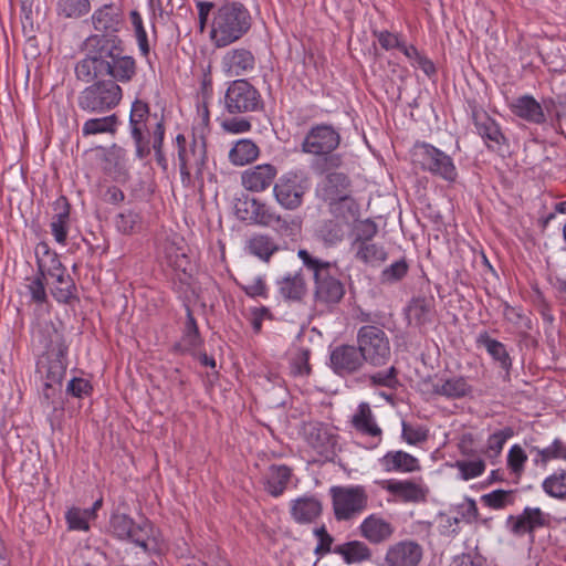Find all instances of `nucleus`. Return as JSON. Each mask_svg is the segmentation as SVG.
Here are the masks:
<instances>
[{
	"instance_id": "32",
	"label": "nucleus",
	"mask_w": 566,
	"mask_h": 566,
	"mask_svg": "<svg viewBox=\"0 0 566 566\" xmlns=\"http://www.w3.org/2000/svg\"><path fill=\"white\" fill-rule=\"evenodd\" d=\"M48 274L55 279L56 285L52 294L60 303H69L74 296L75 285L70 275L65 274V268L48 269Z\"/></svg>"
},
{
	"instance_id": "43",
	"label": "nucleus",
	"mask_w": 566,
	"mask_h": 566,
	"mask_svg": "<svg viewBox=\"0 0 566 566\" xmlns=\"http://www.w3.org/2000/svg\"><path fill=\"white\" fill-rule=\"evenodd\" d=\"M91 9L88 0H59L57 1V13L67 19H77L86 13Z\"/></svg>"
},
{
	"instance_id": "36",
	"label": "nucleus",
	"mask_w": 566,
	"mask_h": 566,
	"mask_svg": "<svg viewBox=\"0 0 566 566\" xmlns=\"http://www.w3.org/2000/svg\"><path fill=\"white\" fill-rule=\"evenodd\" d=\"M251 223L263 227H275L277 229H286L289 223L273 208L258 200L253 210Z\"/></svg>"
},
{
	"instance_id": "24",
	"label": "nucleus",
	"mask_w": 566,
	"mask_h": 566,
	"mask_svg": "<svg viewBox=\"0 0 566 566\" xmlns=\"http://www.w3.org/2000/svg\"><path fill=\"white\" fill-rule=\"evenodd\" d=\"M223 69L230 76H241L253 71L255 60L245 49H233L226 53L222 60Z\"/></svg>"
},
{
	"instance_id": "49",
	"label": "nucleus",
	"mask_w": 566,
	"mask_h": 566,
	"mask_svg": "<svg viewBox=\"0 0 566 566\" xmlns=\"http://www.w3.org/2000/svg\"><path fill=\"white\" fill-rule=\"evenodd\" d=\"M318 237L327 245H334L343 240L344 230L343 226L334 220H328L323 223L318 230Z\"/></svg>"
},
{
	"instance_id": "25",
	"label": "nucleus",
	"mask_w": 566,
	"mask_h": 566,
	"mask_svg": "<svg viewBox=\"0 0 566 566\" xmlns=\"http://www.w3.org/2000/svg\"><path fill=\"white\" fill-rule=\"evenodd\" d=\"M382 489L390 494L399 497L403 502H420L426 499L424 489L411 480L406 481H385Z\"/></svg>"
},
{
	"instance_id": "17",
	"label": "nucleus",
	"mask_w": 566,
	"mask_h": 566,
	"mask_svg": "<svg viewBox=\"0 0 566 566\" xmlns=\"http://www.w3.org/2000/svg\"><path fill=\"white\" fill-rule=\"evenodd\" d=\"M436 314V300L433 296L412 297L406 307L408 324L419 329L432 324Z\"/></svg>"
},
{
	"instance_id": "30",
	"label": "nucleus",
	"mask_w": 566,
	"mask_h": 566,
	"mask_svg": "<svg viewBox=\"0 0 566 566\" xmlns=\"http://www.w3.org/2000/svg\"><path fill=\"white\" fill-rule=\"evenodd\" d=\"M322 505L315 497H300L294 501L291 513L297 523H312L319 516Z\"/></svg>"
},
{
	"instance_id": "19",
	"label": "nucleus",
	"mask_w": 566,
	"mask_h": 566,
	"mask_svg": "<svg viewBox=\"0 0 566 566\" xmlns=\"http://www.w3.org/2000/svg\"><path fill=\"white\" fill-rule=\"evenodd\" d=\"M92 23L96 34L117 35L124 20L118 7L105 4L92 14Z\"/></svg>"
},
{
	"instance_id": "27",
	"label": "nucleus",
	"mask_w": 566,
	"mask_h": 566,
	"mask_svg": "<svg viewBox=\"0 0 566 566\" xmlns=\"http://www.w3.org/2000/svg\"><path fill=\"white\" fill-rule=\"evenodd\" d=\"M333 553L343 557L346 564H360L371 559L373 552L368 545L361 541H349L336 545Z\"/></svg>"
},
{
	"instance_id": "59",
	"label": "nucleus",
	"mask_w": 566,
	"mask_h": 566,
	"mask_svg": "<svg viewBox=\"0 0 566 566\" xmlns=\"http://www.w3.org/2000/svg\"><path fill=\"white\" fill-rule=\"evenodd\" d=\"M370 380L374 385L384 386L388 388H395L398 384L397 369L391 366L387 371H378L370 376Z\"/></svg>"
},
{
	"instance_id": "18",
	"label": "nucleus",
	"mask_w": 566,
	"mask_h": 566,
	"mask_svg": "<svg viewBox=\"0 0 566 566\" xmlns=\"http://www.w3.org/2000/svg\"><path fill=\"white\" fill-rule=\"evenodd\" d=\"M422 558V548L412 541H402L390 545L386 552V566H418Z\"/></svg>"
},
{
	"instance_id": "1",
	"label": "nucleus",
	"mask_w": 566,
	"mask_h": 566,
	"mask_svg": "<svg viewBox=\"0 0 566 566\" xmlns=\"http://www.w3.org/2000/svg\"><path fill=\"white\" fill-rule=\"evenodd\" d=\"M85 56L76 63L78 81L91 83L103 76L129 82L136 74L135 60L125 53L118 35L92 34L83 42Z\"/></svg>"
},
{
	"instance_id": "52",
	"label": "nucleus",
	"mask_w": 566,
	"mask_h": 566,
	"mask_svg": "<svg viewBox=\"0 0 566 566\" xmlns=\"http://www.w3.org/2000/svg\"><path fill=\"white\" fill-rule=\"evenodd\" d=\"M258 199L251 198L249 196H242L238 198L234 202V212L235 216L242 220L251 223L253 210L256 206Z\"/></svg>"
},
{
	"instance_id": "9",
	"label": "nucleus",
	"mask_w": 566,
	"mask_h": 566,
	"mask_svg": "<svg viewBox=\"0 0 566 566\" xmlns=\"http://www.w3.org/2000/svg\"><path fill=\"white\" fill-rule=\"evenodd\" d=\"M224 106L230 114L256 112L262 107V99L256 88L245 80H235L224 95Z\"/></svg>"
},
{
	"instance_id": "33",
	"label": "nucleus",
	"mask_w": 566,
	"mask_h": 566,
	"mask_svg": "<svg viewBox=\"0 0 566 566\" xmlns=\"http://www.w3.org/2000/svg\"><path fill=\"white\" fill-rule=\"evenodd\" d=\"M475 128L479 135L486 142L501 145L504 143V136L499 125L486 113H473Z\"/></svg>"
},
{
	"instance_id": "58",
	"label": "nucleus",
	"mask_w": 566,
	"mask_h": 566,
	"mask_svg": "<svg viewBox=\"0 0 566 566\" xmlns=\"http://www.w3.org/2000/svg\"><path fill=\"white\" fill-rule=\"evenodd\" d=\"M240 286L251 297H266V285L260 276L251 280L245 279L244 282L240 283Z\"/></svg>"
},
{
	"instance_id": "8",
	"label": "nucleus",
	"mask_w": 566,
	"mask_h": 566,
	"mask_svg": "<svg viewBox=\"0 0 566 566\" xmlns=\"http://www.w3.org/2000/svg\"><path fill=\"white\" fill-rule=\"evenodd\" d=\"M331 493L337 521L352 520L367 507L368 496L360 486H334Z\"/></svg>"
},
{
	"instance_id": "63",
	"label": "nucleus",
	"mask_w": 566,
	"mask_h": 566,
	"mask_svg": "<svg viewBox=\"0 0 566 566\" xmlns=\"http://www.w3.org/2000/svg\"><path fill=\"white\" fill-rule=\"evenodd\" d=\"M66 390L72 396L81 398L91 392L92 386L87 380L83 378H73L70 380Z\"/></svg>"
},
{
	"instance_id": "47",
	"label": "nucleus",
	"mask_w": 566,
	"mask_h": 566,
	"mask_svg": "<svg viewBox=\"0 0 566 566\" xmlns=\"http://www.w3.org/2000/svg\"><path fill=\"white\" fill-rule=\"evenodd\" d=\"M543 489L553 497H566V471L563 470L546 478L543 482Z\"/></svg>"
},
{
	"instance_id": "60",
	"label": "nucleus",
	"mask_w": 566,
	"mask_h": 566,
	"mask_svg": "<svg viewBox=\"0 0 566 566\" xmlns=\"http://www.w3.org/2000/svg\"><path fill=\"white\" fill-rule=\"evenodd\" d=\"M132 22H133V25L135 28V33H136V38H137V41H138L139 49H140V51L143 52L144 55H147L148 52H149L147 34H146V31H145V29L143 27L142 18H140V15L136 11L132 12Z\"/></svg>"
},
{
	"instance_id": "53",
	"label": "nucleus",
	"mask_w": 566,
	"mask_h": 566,
	"mask_svg": "<svg viewBox=\"0 0 566 566\" xmlns=\"http://www.w3.org/2000/svg\"><path fill=\"white\" fill-rule=\"evenodd\" d=\"M455 467L459 469L463 480L476 478L485 470V463L481 459L475 461H457Z\"/></svg>"
},
{
	"instance_id": "22",
	"label": "nucleus",
	"mask_w": 566,
	"mask_h": 566,
	"mask_svg": "<svg viewBox=\"0 0 566 566\" xmlns=\"http://www.w3.org/2000/svg\"><path fill=\"white\" fill-rule=\"evenodd\" d=\"M322 181V197L326 201H344L348 198L350 180L347 175L338 171H327Z\"/></svg>"
},
{
	"instance_id": "16",
	"label": "nucleus",
	"mask_w": 566,
	"mask_h": 566,
	"mask_svg": "<svg viewBox=\"0 0 566 566\" xmlns=\"http://www.w3.org/2000/svg\"><path fill=\"white\" fill-rule=\"evenodd\" d=\"M506 524L514 535L530 534L533 541L534 531L548 524V515L538 507H525L520 515H510Z\"/></svg>"
},
{
	"instance_id": "41",
	"label": "nucleus",
	"mask_w": 566,
	"mask_h": 566,
	"mask_svg": "<svg viewBox=\"0 0 566 566\" xmlns=\"http://www.w3.org/2000/svg\"><path fill=\"white\" fill-rule=\"evenodd\" d=\"M118 125V117L116 114H111L104 117H96L87 119L82 127L83 136L97 135V134H115Z\"/></svg>"
},
{
	"instance_id": "39",
	"label": "nucleus",
	"mask_w": 566,
	"mask_h": 566,
	"mask_svg": "<svg viewBox=\"0 0 566 566\" xmlns=\"http://www.w3.org/2000/svg\"><path fill=\"white\" fill-rule=\"evenodd\" d=\"M259 156V148L251 139H241L235 143L229 153V159L237 166L247 165Z\"/></svg>"
},
{
	"instance_id": "40",
	"label": "nucleus",
	"mask_w": 566,
	"mask_h": 566,
	"mask_svg": "<svg viewBox=\"0 0 566 566\" xmlns=\"http://www.w3.org/2000/svg\"><path fill=\"white\" fill-rule=\"evenodd\" d=\"M352 423L356 430L376 437L380 436L381 430L375 423L370 407L367 402H361L358 406L357 412L353 416Z\"/></svg>"
},
{
	"instance_id": "21",
	"label": "nucleus",
	"mask_w": 566,
	"mask_h": 566,
	"mask_svg": "<svg viewBox=\"0 0 566 566\" xmlns=\"http://www.w3.org/2000/svg\"><path fill=\"white\" fill-rule=\"evenodd\" d=\"M275 284L285 301L301 302L307 294V283L302 270L283 275Z\"/></svg>"
},
{
	"instance_id": "55",
	"label": "nucleus",
	"mask_w": 566,
	"mask_h": 566,
	"mask_svg": "<svg viewBox=\"0 0 566 566\" xmlns=\"http://www.w3.org/2000/svg\"><path fill=\"white\" fill-rule=\"evenodd\" d=\"M140 216L133 210L119 213L116 218V227L123 233H130L140 222Z\"/></svg>"
},
{
	"instance_id": "2",
	"label": "nucleus",
	"mask_w": 566,
	"mask_h": 566,
	"mask_svg": "<svg viewBox=\"0 0 566 566\" xmlns=\"http://www.w3.org/2000/svg\"><path fill=\"white\" fill-rule=\"evenodd\" d=\"M297 255L313 273L315 302L326 306L338 304L345 295V285L335 275L336 263L315 258L305 249H300Z\"/></svg>"
},
{
	"instance_id": "29",
	"label": "nucleus",
	"mask_w": 566,
	"mask_h": 566,
	"mask_svg": "<svg viewBox=\"0 0 566 566\" xmlns=\"http://www.w3.org/2000/svg\"><path fill=\"white\" fill-rule=\"evenodd\" d=\"M512 111L514 115L530 123L541 124L545 122V115L541 104L530 95L516 98L512 104Z\"/></svg>"
},
{
	"instance_id": "57",
	"label": "nucleus",
	"mask_w": 566,
	"mask_h": 566,
	"mask_svg": "<svg viewBox=\"0 0 566 566\" xmlns=\"http://www.w3.org/2000/svg\"><path fill=\"white\" fill-rule=\"evenodd\" d=\"M542 462L546 463L552 459L566 460V446L560 440H555L552 446L538 450Z\"/></svg>"
},
{
	"instance_id": "48",
	"label": "nucleus",
	"mask_w": 566,
	"mask_h": 566,
	"mask_svg": "<svg viewBox=\"0 0 566 566\" xmlns=\"http://www.w3.org/2000/svg\"><path fill=\"white\" fill-rule=\"evenodd\" d=\"M91 518H93V511L73 507L66 513L69 528L73 531H88Z\"/></svg>"
},
{
	"instance_id": "51",
	"label": "nucleus",
	"mask_w": 566,
	"mask_h": 566,
	"mask_svg": "<svg viewBox=\"0 0 566 566\" xmlns=\"http://www.w3.org/2000/svg\"><path fill=\"white\" fill-rule=\"evenodd\" d=\"M60 395L61 386L53 385L52 382H44V387L41 394V402L48 409L55 411L59 408H62Z\"/></svg>"
},
{
	"instance_id": "23",
	"label": "nucleus",
	"mask_w": 566,
	"mask_h": 566,
	"mask_svg": "<svg viewBox=\"0 0 566 566\" xmlns=\"http://www.w3.org/2000/svg\"><path fill=\"white\" fill-rule=\"evenodd\" d=\"M359 533L370 544H381L391 537L394 527L385 518L371 514L361 522Z\"/></svg>"
},
{
	"instance_id": "34",
	"label": "nucleus",
	"mask_w": 566,
	"mask_h": 566,
	"mask_svg": "<svg viewBox=\"0 0 566 566\" xmlns=\"http://www.w3.org/2000/svg\"><path fill=\"white\" fill-rule=\"evenodd\" d=\"M187 311V319L185 323L184 335L181 340L175 345L177 350L182 353H192L202 343L197 322L189 307Z\"/></svg>"
},
{
	"instance_id": "10",
	"label": "nucleus",
	"mask_w": 566,
	"mask_h": 566,
	"mask_svg": "<svg viewBox=\"0 0 566 566\" xmlns=\"http://www.w3.org/2000/svg\"><path fill=\"white\" fill-rule=\"evenodd\" d=\"M413 161L420 165L423 170L438 175L446 180L453 181L457 177L451 157L429 144L415 146Z\"/></svg>"
},
{
	"instance_id": "5",
	"label": "nucleus",
	"mask_w": 566,
	"mask_h": 566,
	"mask_svg": "<svg viewBox=\"0 0 566 566\" xmlns=\"http://www.w3.org/2000/svg\"><path fill=\"white\" fill-rule=\"evenodd\" d=\"M122 97L123 90L116 80H96L78 93L76 104L86 114L101 115L113 111Z\"/></svg>"
},
{
	"instance_id": "54",
	"label": "nucleus",
	"mask_w": 566,
	"mask_h": 566,
	"mask_svg": "<svg viewBox=\"0 0 566 566\" xmlns=\"http://www.w3.org/2000/svg\"><path fill=\"white\" fill-rule=\"evenodd\" d=\"M408 271V264L405 260H399L386 268L381 273V281L392 283L401 280Z\"/></svg>"
},
{
	"instance_id": "42",
	"label": "nucleus",
	"mask_w": 566,
	"mask_h": 566,
	"mask_svg": "<svg viewBox=\"0 0 566 566\" xmlns=\"http://www.w3.org/2000/svg\"><path fill=\"white\" fill-rule=\"evenodd\" d=\"M356 258L365 263L375 264L386 259V253L381 247L366 240H355Z\"/></svg>"
},
{
	"instance_id": "31",
	"label": "nucleus",
	"mask_w": 566,
	"mask_h": 566,
	"mask_svg": "<svg viewBox=\"0 0 566 566\" xmlns=\"http://www.w3.org/2000/svg\"><path fill=\"white\" fill-rule=\"evenodd\" d=\"M305 437L308 444L319 454L328 452L335 443L334 437L325 427L318 423H310L306 426Z\"/></svg>"
},
{
	"instance_id": "35",
	"label": "nucleus",
	"mask_w": 566,
	"mask_h": 566,
	"mask_svg": "<svg viewBox=\"0 0 566 566\" xmlns=\"http://www.w3.org/2000/svg\"><path fill=\"white\" fill-rule=\"evenodd\" d=\"M247 250L260 260L269 262L273 253L279 250V245L266 234H255L248 240Z\"/></svg>"
},
{
	"instance_id": "45",
	"label": "nucleus",
	"mask_w": 566,
	"mask_h": 566,
	"mask_svg": "<svg viewBox=\"0 0 566 566\" xmlns=\"http://www.w3.org/2000/svg\"><path fill=\"white\" fill-rule=\"evenodd\" d=\"M46 363L45 382L61 386L66 370L65 357L48 355Z\"/></svg>"
},
{
	"instance_id": "61",
	"label": "nucleus",
	"mask_w": 566,
	"mask_h": 566,
	"mask_svg": "<svg viewBox=\"0 0 566 566\" xmlns=\"http://www.w3.org/2000/svg\"><path fill=\"white\" fill-rule=\"evenodd\" d=\"M21 12H22L21 23H22L23 33L28 39H34L35 32L39 29V22L34 18L33 6H30V13L27 11H21Z\"/></svg>"
},
{
	"instance_id": "4",
	"label": "nucleus",
	"mask_w": 566,
	"mask_h": 566,
	"mask_svg": "<svg viewBox=\"0 0 566 566\" xmlns=\"http://www.w3.org/2000/svg\"><path fill=\"white\" fill-rule=\"evenodd\" d=\"M250 13L239 2H227L213 14L211 39L218 48L239 40L251 27Z\"/></svg>"
},
{
	"instance_id": "64",
	"label": "nucleus",
	"mask_w": 566,
	"mask_h": 566,
	"mask_svg": "<svg viewBox=\"0 0 566 566\" xmlns=\"http://www.w3.org/2000/svg\"><path fill=\"white\" fill-rule=\"evenodd\" d=\"M527 457L523 449L518 446H513L509 452V465L514 472H518L522 470L524 462Z\"/></svg>"
},
{
	"instance_id": "20",
	"label": "nucleus",
	"mask_w": 566,
	"mask_h": 566,
	"mask_svg": "<svg viewBox=\"0 0 566 566\" xmlns=\"http://www.w3.org/2000/svg\"><path fill=\"white\" fill-rule=\"evenodd\" d=\"M276 174L277 170L273 165H258L242 174V185L247 190L250 191H264L273 184Z\"/></svg>"
},
{
	"instance_id": "14",
	"label": "nucleus",
	"mask_w": 566,
	"mask_h": 566,
	"mask_svg": "<svg viewBox=\"0 0 566 566\" xmlns=\"http://www.w3.org/2000/svg\"><path fill=\"white\" fill-rule=\"evenodd\" d=\"M276 201L289 210H295L302 205L305 187L300 182L297 175L289 174L279 179L273 187Z\"/></svg>"
},
{
	"instance_id": "12",
	"label": "nucleus",
	"mask_w": 566,
	"mask_h": 566,
	"mask_svg": "<svg viewBox=\"0 0 566 566\" xmlns=\"http://www.w3.org/2000/svg\"><path fill=\"white\" fill-rule=\"evenodd\" d=\"M148 104L136 99L130 109L129 125L132 137L136 146V155L139 159H144L150 154L149 140L145 137V120L148 118Z\"/></svg>"
},
{
	"instance_id": "13",
	"label": "nucleus",
	"mask_w": 566,
	"mask_h": 566,
	"mask_svg": "<svg viewBox=\"0 0 566 566\" xmlns=\"http://www.w3.org/2000/svg\"><path fill=\"white\" fill-rule=\"evenodd\" d=\"M61 323L57 325L51 321L42 322L33 333V340L38 342L46 355L65 357L67 346L61 331Z\"/></svg>"
},
{
	"instance_id": "3",
	"label": "nucleus",
	"mask_w": 566,
	"mask_h": 566,
	"mask_svg": "<svg viewBox=\"0 0 566 566\" xmlns=\"http://www.w3.org/2000/svg\"><path fill=\"white\" fill-rule=\"evenodd\" d=\"M340 136L331 125H316L306 134L302 151L316 156L313 168L318 174L335 170L343 165V156L334 150L339 146Z\"/></svg>"
},
{
	"instance_id": "38",
	"label": "nucleus",
	"mask_w": 566,
	"mask_h": 566,
	"mask_svg": "<svg viewBox=\"0 0 566 566\" xmlns=\"http://www.w3.org/2000/svg\"><path fill=\"white\" fill-rule=\"evenodd\" d=\"M291 478V470L286 465H271L266 475V491L273 495H281Z\"/></svg>"
},
{
	"instance_id": "50",
	"label": "nucleus",
	"mask_w": 566,
	"mask_h": 566,
	"mask_svg": "<svg viewBox=\"0 0 566 566\" xmlns=\"http://www.w3.org/2000/svg\"><path fill=\"white\" fill-rule=\"evenodd\" d=\"M514 431L510 427H505L504 429L494 432L488 439L486 451L489 457H496L502 451L507 439L513 437Z\"/></svg>"
},
{
	"instance_id": "26",
	"label": "nucleus",
	"mask_w": 566,
	"mask_h": 566,
	"mask_svg": "<svg viewBox=\"0 0 566 566\" xmlns=\"http://www.w3.org/2000/svg\"><path fill=\"white\" fill-rule=\"evenodd\" d=\"M380 463L387 472L411 473L420 470L418 459L401 450L387 452Z\"/></svg>"
},
{
	"instance_id": "11",
	"label": "nucleus",
	"mask_w": 566,
	"mask_h": 566,
	"mask_svg": "<svg viewBox=\"0 0 566 566\" xmlns=\"http://www.w3.org/2000/svg\"><path fill=\"white\" fill-rule=\"evenodd\" d=\"M111 528L118 538L128 539L143 549H148L153 526L147 520L134 522L124 513H115L111 517Z\"/></svg>"
},
{
	"instance_id": "37",
	"label": "nucleus",
	"mask_w": 566,
	"mask_h": 566,
	"mask_svg": "<svg viewBox=\"0 0 566 566\" xmlns=\"http://www.w3.org/2000/svg\"><path fill=\"white\" fill-rule=\"evenodd\" d=\"M479 345L485 347L486 352L492 356V358L500 363V366L506 371L510 370L512 366L511 357L501 342L493 339L489 336L486 332L481 333L476 339Z\"/></svg>"
},
{
	"instance_id": "46",
	"label": "nucleus",
	"mask_w": 566,
	"mask_h": 566,
	"mask_svg": "<svg viewBox=\"0 0 566 566\" xmlns=\"http://www.w3.org/2000/svg\"><path fill=\"white\" fill-rule=\"evenodd\" d=\"M482 503L491 509L501 510L514 503V492L495 490L481 496Z\"/></svg>"
},
{
	"instance_id": "7",
	"label": "nucleus",
	"mask_w": 566,
	"mask_h": 566,
	"mask_svg": "<svg viewBox=\"0 0 566 566\" xmlns=\"http://www.w3.org/2000/svg\"><path fill=\"white\" fill-rule=\"evenodd\" d=\"M357 345L364 361L375 367L384 366L390 359L389 338L378 326H361L357 332Z\"/></svg>"
},
{
	"instance_id": "62",
	"label": "nucleus",
	"mask_w": 566,
	"mask_h": 566,
	"mask_svg": "<svg viewBox=\"0 0 566 566\" xmlns=\"http://www.w3.org/2000/svg\"><path fill=\"white\" fill-rule=\"evenodd\" d=\"M222 128L231 134L247 133L251 129V123L247 118L226 119L221 124Z\"/></svg>"
},
{
	"instance_id": "28",
	"label": "nucleus",
	"mask_w": 566,
	"mask_h": 566,
	"mask_svg": "<svg viewBox=\"0 0 566 566\" xmlns=\"http://www.w3.org/2000/svg\"><path fill=\"white\" fill-rule=\"evenodd\" d=\"M433 392L449 399H460L472 394V386L465 377L454 376L434 384Z\"/></svg>"
},
{
	"instance_id": "44",
	"label": "nucleus",
	"mask_w": 566,
	"mask_h": 566,
	"mask_svg": "<svg viewBox=\"0 0 566 566\" xmlns=\"http://www.w3.org/2000/svg\"><path fill=\"white\" fill-rule=\"evenodd\" d=\"M38 268L39 274L30 280L27 287L33 302L44 303L46 301V292L44 287L45 261L43 259L38 258Z\"/></svg>"
},
{
	"instance_id": "56",
	"label": "nucleus",
	"mask_w": 566,
	"mask_h": 566,
	"mask_svg": "<svg viewBox=\"0 0 566 566\" xmlns=\"http://www.w3.org/2000/svg\"><path fill=\"white\" fill-rule=\"evenodd\" d=\"M401 436L407 443L417 444L427 440L428 432L426 429L421 427L415 428L407 423L406 421H402Z\"/></svg>"
},
{
	"instance_id": "6",
	"label": "nucleus",
	"mask_w": 566,
	"mask_h": 566,
	"mask_svg": "<svg viewBox=\"0 0 566 566\" xmlns=\"http://www.w3.org/2000/svg\"><path fill=\"white\" fill-rule=\"evenodd\" d=\"M178 148V165L181 182L185 187L193 186V180L202 184L203 170L207 164V146L203 137H192L187 142L181 134L176 137Z\"/></svg>"
},
{
	"instance_id": "15",
	"label": "nucleus",
	"mask_w": 566,
	"mask_h": 566,
	"mask_svg": "<svg viewBox=\"0 0 566 566\" xmlns=\"http://www.w3.org/2000/svg\"><path fill=\"white\" fill-rule=\"evenodd\" d=\"M331 368L339 376L358 371L365 364L358 347L353 345L336 346L329 356Z\"/></svg>"
}]
</instances>
